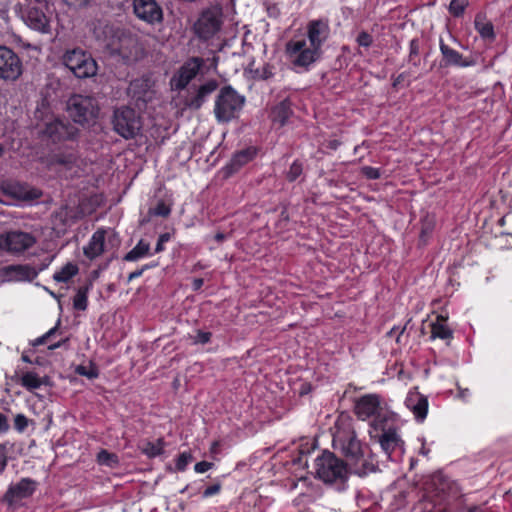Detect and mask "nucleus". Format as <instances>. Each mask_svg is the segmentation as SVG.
<instances>
[{"label": "nucleus", "mask_w": 512, "mask_h": 512, "mask_svg": "<svg viewBox=\"0 0 512 512\" xmlns=\"http://www.w3.org/2000/svg\"><path fill=\"white\" fill-rule=\"evenodd\" d=\"M68 341V338L64 339V340H61V341H58L54 344H51L50 346H48V349L49 350H55L59 347H61L63 344H65L66 342Z\"/></svg>", "instance_id": "nucleus-58"}, {"label": "nucleus", "mask_w": 512, "mask_h": 512, "mask_svg": "<svg viewBox=\"0 0 512 512\" xmlns=\"http://www.w3.org/2000/svg\"><path fill=\"white\" fill-rule=\"evenodd\" d=\"M244 102V96L238 94L231 86H224L215 100L214 113L216 119L219 122H229L236 117Z\"/></svg>", "instance_id": "nucleus-6"}, {"label": "nucleus", "mask_w": 512, "mask_h": 512, "mask_svg": "<svg viewBox=\"0 0 512 512\" xmlns=\"http://www.w3.org/2000/svg\"><path fill=\"white\" fill-rule=\"evenodd\" d=\"M349 472L347 463L331 451L324 450L315 459V477L339 491L345 489Z\"/></svg>", "instance_id": "nucleus-3"}, {"label": "nucleus", "mask_w": 512, "mask_h": 512, "mask_svg": "<svg viewBox=\"0 0 512 512\" xmlns=\"http://www.w3.org/2000/svg\"><path fill=\"white\" fill-rule=\"evenodd\" d=\"M78 273V267L75 264L67 263L60 271L53 275V279L57 282H67Z\"/></svg>", "instance_id": "nucleus-35"}, {"label": "nucleus", "mask_w": 512, "mask_h": 512, "mask_svg": "<svg viewBox=\"0 0 512 512\" xmlns=\"http://www.w3.org/2000/svg\"><path fill=\"white\" fill-rule=\"evenodd\" d=\"M144 273V269L141 267L140 269H137L133 272H131L128 276V282H131L132 280L140 277Z\"/></svg>", "instance_id": "nucleus-55"}, {"label": "nucleus", "mask_w": 512, "mask_h": 512, "mask_svg": "<svg viewBox=\"0 0 512 512\" xmlns=\"http://www.w3.org/2000/svg\"><path fill=\"white\" fill-rule=\"evenodd\" d=\"M330 36V27L328 20H311L307 24V38L309 44L313 47L322 49V45Z\"/></svg>", "instance_id": "nucleus-19"}, {"label": "nucleus", "mask_w": 512, "mask_h": 512, "mask_svg": "<svg viewBox=\"0 0 512 512\" xmlns=\"http://www.w3.org/2000/svg\"><path fill=\"white\" fill-rule=\"evenodd\" d=\"M405 79V73L399 74L393 81V87H397L399 84H401Z\"/></svg>", "instance_id": "nucleus-57"}, {"label": "nucleus", "mask_w": 512, "mask_h": 512, "mask_svg": "<svg viewBox=\"0 0 512 512\" xmlns=\"http://www.w3.org/2000/svg\"><path fill=\"white\" fill-rule=\"evenodd\" d=\"M468 4V0H451L449 4V12L454 17H461Z\"/></svg>", "instance_id": "nucleus-37"}, {"label": "nucleus", "mask_w": 512, "mask_h": 512, "mask_svg": "<svg viewBox=\"0 0 512 512\" xmlns=\"http://www.w3.org/2000/svg\"><path fill=\"white\" fill-rule=\"evenodd\" d=\"M302 173H303V163L298 160H295L291 164L289 170L286 173V179L289 182H294L302 175Z\"/></svg>", "instance_id": "nucleus-38"}, {"label": "nucleus", "mask_w": 512, "mask_h": 512, "mask_svg": "<svg viewBox=\"0 0 512 512\" xmlns=\"http://www.w3.org/2000/svg\"><path fill=\"white\" fill-rule=\"evenodd\" d=\"M356 42L359 46L368 48L372 45L373 38L368 32L361 31L356 38Z\"/></svg>", "instance_id": "nucleus-44"}, {"label": "nucleus", "mask_w": 512, "mask_h": 512, "mask_svg": "<svg viewBox=\"0 0 512 512\" xmlns=\"http://www.w3.org/2000/svg\"><path fill=\"white\" fill-rule=\"evenodd\" d=\"M152 86L153 82L148 76H143L130 82L128 94L135 100L139 108L146 106L153 99L154 91Z\"/></svg>", "instance_id": "nucleus-17"}, {"label": "nucleus", "mask_w": 512, "mask_h": 512, "mask_svg": "<svg viewBox=\"0 0 512 512\" xmlns=\"http://www.w3.org/2000/svg\"><path fill=\"white\" fill-rule=\"evenodd\" d=\"M379 408L380 397L376 394H368L357 400L354 410L360 419L365 420L376 415Z\"/></svg>", "instance_id": "nucleus-21"}, {"label": "nucleus", "mask_w": 512, "mask_h": 512, "mask_svg": "<svg viewBox=\"0 0 512 512\" xmlns=\"http://www.w3.org/2000/svg\"><path fill=\"white\" fill-rule=\"evenodd\" d=\"M23 73V64L16 52L0 45V79L15 81Z\"/></svg>", "instance_id": "nucleus-12"}, {"label": "nucleus", "mask_w": 512, "mask_h": 512, "mask_svg": "<svg viewBox=\"0 0 512 512\" xmlns=\"http://www.w3.org/2000/svg\"><path fill=\"white\" fill-rule=\"evenodd\" d=\"M212 466H213V463H211V462L201 461V462L196 463V465L194 466V470L197 473H204V472L208 471L209 469H211Z\"/></svg>", "instance_id": "nucleus-50"}, {"label": "nucleus", "mask_w": 512, "mask_h": 512, "mask_svg": "<svg viewBox=\"0 0 512 512\" xmlns=\"http://www.w3.org/2000/svg\"><path fill=\"white\" fill-rule=\"evenodd\" d=\"M7 448L5 445L0 444V474L3 473L7 466Z\"/></svg>", "instance_id": "nucleus-49"}, {"label": "nucleus", "mask_w": 512, "mask_h": 512, "mask_svg": "<svg viewBox=\"0 0 512 512\" xmlns=\"http://www.w3.org/2000/svg\"><path fill=\"white\" fill-rule=\"evenodd\" d=\"M9 427L7 416L0 412V434L6 433L9 430Z\"/></svg>", "instance_id": "nucleus-52"}, {"label": "nucleus", "mask_w": 512, "mask_h": 512, "mask_svg": "<svg viewBox=\"0 0 512 512\" xmlns=\"http://www.w3.org/2000/svg\"><path fill=\"white\" fill-rule=\"evenodd\" d=\"M77 156L75 153H57L51 157V163L56 165L64 166L65 168H71L76 164Z\"/></svg>", "instance_id": "nucleus-33"}, {"label": "nucleus", "mask_w": 512, "mask_h": 512, "mask_svg": "<svg viewBox=\"0 0 512 512\" xmlns=\"http://www.w3.org/2000/svg\"><path fill=\"white\" fill-rule=\"evenodd\" d=\"M1 190L5 196L17 201L37 199L40 195L36 190H31L27 185L19 182L3 183Z\"/></svg>", "instance_id": "nucleus-20"}, {"label": "nucleus", "mask_w": 512, "mask_h": 512, "mask_svg": "<svg viewBox=\"0 0 512 512\" xmlns=\"http://www.w3.org/2000/svg\"><path fill=\"white\" fill-rule=\"evenodd\" d=\"M256 156V149L253 147H249L243 149L241 151L236 152L231 158L230 162L227 164L226 169L228 174H233L237 172L241 167L246 165L248 162L253 160Z\"/></svg>", "instance_id": "nucleus-25"}, {"label": "nucleus", "mask_w": 512, "mask_h": 512, "mask_svg": "<svg viewBox=\"0 0 512 512\" xmlns=\"http://www.w3.org/2000/svg\"><path fill=\"white\" fill-rule=\"evenodd\" d=\"M150 249V244L141 239L133 249L124 255L123 260L127 262L137 261L145 256L151 255Z\"/></svg>", "instance_id": "nucleus-29"}, {"label": "nucleus", "mask_w": 512, "mask_h": 512, "mask_svg": "<svg viewBox=\"0 0 512 512\" xmlns=\"http://www.w3.org/2000/svg\"><path fill=\"white\" fill-rule=\"evenodd\" d=\"M97 460L100 464L107 465L110 467L118 464V457L114 453H110L107 450H101L98 453Z\"/></svg>", "instance_id": "nucleus-39"}, {"label": "nucleus", "mask_w": 512, "mask_h": 512, "mask_svg": "<svg viewBox=\"0 0 512 512\" xmlns=\"http://www.w3.org/2000/svg\"><path fill=\"white\" fill-rule=\"evenodd\" d=\"M105 247V231L97 230L91 237L87 246L83 248L84 255L93 260L104 252Z\"/></svg>", "instance_id": "nucleus-24"}, {"label": "nucleus", "mask_w": 512, "mask_h": 512, "mask_svg": "<svg viewBox=\"0 0 512 512\" xmlns=\"http://www.w3.org/2000/svg\"><path fill=\"white\" fill-rule=\"evenodd\" d=\"M420 41L418 38H413L409 44L408 63L417 68L421 65L420 59Z\"/></svg>", "instance_id": "nucleus-36"}, {"label": "nucleus", "mask_w": 512, "mask_h": 512, "mask_svg": "<svg viewBox=\"0 0 512 512\" xmlns=\"http://www.w3.org/2000/svg\"><path fill=\"white\" fill-rule=\"evenodd\" d=\"M362 174L367 178L371 180L379 179L381 174L380 170L378 168H374L371 166H364L362 167Z\"/></svg>", "instance_id": "nucleus-45"}, {"label": "nucleus", "mask_w": 512, "mask_h": 512, "mask_svg": "<svg viewBox=\"0 0 512 512\" xmlns=\"http://www.w3.org/2000/svg\"><path fill=\"white\" fill-rule=\"evenodd\" d=\"M273 76V73L269 67H264L262 72L263 79H269Z\"/></svg>", "instance_id": "nucleus-59"}, {"label": "nucleus", "mask_w": 512, "mask_h": 512, "mask_svg": "<svg viewBox=\"0 0 512 512\" xmlns=\"http://www.w3.org/2000/svg\"><path fill=\"white\" fill-rule=\"evenodd\" d=\"M220 490H221V483L220 482H216L213 485L208 486L203 491V497L207 498V497L213 496V495L219 493Z\"/></svg>", "instance_id": "nucleus-48"}, {"label": "nucleus", "mask_w": 512, "mask_h": 512, "mask_svg": "<svg viewBox=\"0 0 512 512\" xmlns=\"http://www.w3.org/2000/svg\"><path fill=\"white\" fill-rule=\"evenodd\" d=\"M66 111L75 124L89 127L96 122L99 106L97 100L91 96L74 94L67 101Z\"/></svg>", "instance_id": "nucleus-4"}, {"label": "nucleus", "mask_w": 512, "mask_h": 512, "mask_svg": "<svg viewBox=\"0 0 512 512\" xmlns=\"http://www.w3.org/2000/svg\"><path fill=\"white\" fill-rule=\"evenodd\" d=\"M92 287V282L89 281L84 286L78 288L76 295L73 299V307L76 310L84 311L88 305V292Z\"/></svg>", "instance_id": "nucleus-31"}, {"label": "nucleus", "mask_w": 512, "mask_h": 512, "mask_svg": "<svg viewBox=\"0 0 512 512\" xmlns=\"http://www.w3.org/2000/svg\"><path fill=\"white\" fill-rule=\"evenodd\" d=\"M171 236H170V233H163L159 236L158 240H157V243H156V246H155V249H154V253H160L162 252L165 248H164V244L166 242H168L170 240Z\"/></svg>", "instance_id": "nucleus-47"}, {"label": "nucleus", "mask_w": 512, "mask_h": 512, "mask_svg": "<svg viewBox=\"0 0 512 512\" xmlns=\"http://www.w3.org/2000/svg\"><path fill=\"white\" fill-rule=\"evenodd\" d=\"M432 228L430 225H424L421 230V238L425 237L431 232Z\"/></svg>", "instance_id": "nucleus-62"}, {"label": "nucleus", "mask_w": 512, "mask_h": 512, "mask_svg": "<svg viewBox=\"0 0 512 512\" xmlns=\"http://www.w3.org/2000/svg\"><path fill=\"white\" fill-rule=\"evenodd\" d=\"M112 124L114 131L125 139H133L142 128L140 116L128 106H121L114 110Z\"/></svg>", "instance_id": "nucleus-8"}, {"label": "nucleus", "mask_w": 512, "mask_h": 512, "mask_svg": "<svg viewBox=\"0 0 512 512\" xmlns=\"http://www.w3.org/2000/svg\"><path fill=\"white\" fill-rule=\"evenodd\" d=\"M192 459L193 456L190 452L181 453L176 460V470L181 472L184 471Z\"/></svg>", "instance_id": "nucleus-41"}, {"label": "nucleus", "mask_w": 512, "mask_h": 512, "mask_svg": "<svg viewBox=\"0 0 512 512\" xmlns=\"http://www.w3.org/2000/svg\"><path fill=\"white\" fill-rule=\"evenodd\" d=\"M61 61L79 79L95 76L98 70L96 60L91 53L79 47L67 49L62 55Z\"/></svg>", "instance_id": "nucleus-5"}, {"label": "nucleus", "mask_w": 512, "mask_h": 512, "mask_svg": "<svg viewBox=\"0 0 512 512\" xmlns=\"http://www.w3.org/2000/svg\"><path fill=\"white\" fill-rule=\"evenodd\" d=\"M134 15L149 25H160L164 21L162 6L157 0H132Z\"/></svg>", "instance_id": "nucleus-13"}, {"label": "nucleus", "mask_w": 512, "mask_h": 512, "mask_svg": "<svg viewBox=\"0 0 512 512\" xmlns=\"http://www.w3.org/2000/svg\"><path fill=\"white\" fill-rule=\"evenodd\" d=\"M75 373L80 376H85L88 379H95L99 376V371L97 367L91 365L90 367H86L83 365H78L75 368Z\"/></svg>", "instance_id": "nucleus-40"}, {"label": "nucleus", "mask_w": 512, "mask_h": 512, "mask_svg": "<svg viewBox=\"0 0 512 512\" xmlns=\"http://www.w3.org/2000/svg\"><path fill=\"white\" fill-rule=\"evenodd\" d=\"M202 59L192 58L187 61L178 71V74L171 79L172 85L177 90L188 88V84L197 76L202 66Z\"/></svg>", "instance_id": "nucleus-18"}, {"label": "nucleus", "mask_w": 512, "mask_h": 512, "mask_svg": "<svg viewBox=\"0 0 512 512\" xmlns=\"http://www.w3.org/2000/svg\"><path fill=\"white\" fill-rule=\"evenodd\" d=\"M291 102L289 99H284L271 111V119L274 124H278L279 127H283L288 119L292 116L293 110L291 108Z\"/></svg>", "instance_id": "nucleus-27"}, {"label": "nucleus", "mask_w": 512, "mask_h": 512, "mask_svg": "<svg viewBox=\"0 0 512 512\" xmlns=\"http://www.w3.org/2000/svg\"><path fill=\"white\" fill-rule=\"evenodd\" d=\"M34 118L39 134L53 143L75 140L79 136V129L74 124L55 117L46 100H42L37 106Z\"/></svg>", "instance_id": "nucleus-2"}, {"label": "nucleus", "mask_w": 512, "mask_h": 512, "mask_svg": "<svg viewBox=\"0 0 512 512\" xmlns=\"http://www.w3.org/2000/svg\"><path fill=\"white\" fill-rule=\"evenodd\" d=\"M212 334L210 332H205L202 330H198L196 336L194 337L195 344H207L211 340Z\"/></svg>", "instance_id": "nucleus-46"}, {"label": "nucleus", "mask_w": 512, "mask_h": 512, "mask_svg": "<svg viewBox=\"0 0 512 512\" xmlns=\"http://www.w3.org/2000/svg\"><path fill=\"white\" fill-rule=\"evenodd\" d=\"M223 24V10L221 5H211L203 9L194 23L195 35L202 40L211 39L221 30Z\"/></svg>", "instance_id": "nucleus-7"}, {"label": "nucleus", "mask_w": 512, "mask_h": 512, "mask_svg": "<svg viewBox=\"0 0 512 512\" xmlns=\"http://www.w3.org/2000/svg\"><path fill=\"white\" fill-rule=\"evenodd\" d=\"M150 213L156 216L168 217L171 213V209L164 201H159L156 207L150 210Z\"/></svg>", "instance_id": "nucleus-42"}, {"label": "nucleus", "mask_w": 512, "mask_h": 512, "mask_svg": "<svg viewBox=\"0 0 512 512\" xmlns=\"http://www.w3.org/2000/svg\"><path fill=\"white\" fill-rule=\"evenodd\" d=\"M24 22L33 30L45 33L49 30V19L39 7H29L22 16Z\"/></svg>", "instance_id": "nucleus-22"}, {"label": "nucleus", "mask_w": 512, "mask_h": 512, "mask_svg": "<svg viewBox=\"0 0 512 512\" xmlns=\"http://www.w3.org/2000/svg\"><path fill=\"white\" fill-rule=\"evenodd\" d=\"M68 6L83 8L89 4L90 0H63Z\"/></svg>", "instance_id": "nucleus-51"}, {"label": "nucleus", "mask_w": 512, "mask_h": 512, "mask_svg": "<svg viewBox=\"0 0 512 512\" xmlns=\"http://www.w3.org/2000/svg\"><path fill=\"white\" fill-rule=\"evenodd\" d=\"M164 446V440L159 438L156 442L144 441L140 444L139 448L148 458H154L163 453Z\"/></svg>", "instance_id": "nucleus-30"}, {"label": "nucleus", "mask_w": 512, "mask_h": 512, "mask_svg": "<svg viewBox=\"0 0 512 512\" xmlns=\"http://www.w3.org/2000/svg\"><path fill=\"white\" fill-rule=\"evenodd\" d=\"M20 384L29 391L41 387L40 377L33 371L24 373L20 378Z\"/></svg>", "instance_id": "nucleus-34"}, {"label": "nucleus", "mask_w": 512, "mask_h": 512, "mask_svg": "<svg viewBox=\"0 0 512 512\" xmlns=\"http://www.w3.org/2000/svg\"><path fill=\"white\" fill-rule=\"evenodd\" d=\"M474 26H475L476 31L480 34V36L483 39H486L489 41H494V39H495L494 26L491 21H488L486 19L485 14L478 13L475 16Z\"/></svg>", "instance_id": "nucleus-28"}, {"label": "nucleus", "mask_w": 512, "mask_h": 512, "mask_svg": "<svg viewBox=\"0 0 512 512\" xmlns=\"http://www.w3.org/2000/svg\"><path fill=\"white\" fill-rule=\"evenodd\" d=\"M439 49L442 56L440 65L441 67H460L466 68L476 64V61L471 56H464L456 48L445 43L441 38L439 41Z\"/></svg>", "instance_id": "nucleus-16"}, {"label": "nucleus", "mask_w": 512, "mask_h": 512, "mask_svg": "<svg viewBox=\"0 0 512 512\" xmlns=\"http://www.w3.org/2000/svg\"><path fill=\"white\" fill-rule=\"evenodd\" d=\"M406 406L414 413L418 421H423L428 412V400L427 398L418 393H409L405 400Z\"/></svg>", "instance_id": "nucleus-23"}, {"label": "nucleus", "mask_w": 512, "mask_h": 512, "mask_svg": "<svg viewBox=\"0 0 512 512\" xmlns=\"http://www.w3.org/2000/svg\"><path fill=\"white\" fill-rule=\"evenodd\" d=\"M375 428H380L382 433L377 436V441L388 460L398 461L403 453L404 442L397 434L396 429H385L383 421L379 417L375 420Z\"/></svg>", "instance_id": "nucleus-10"}, {"label": "nucleus", "mask_w": 512, "mask_h": 512, "mask_svg": "<svg viewBox=\"0 0 512 512\" xmlns=\"http://www.w3.org/2000/svg\"><path fill=\"white\" fill-rule=\"evenodd\" d=\"M286 52L295 67L308 70L309 67L321 59L322 49L307 45L305 40L289 41L286 44Z\"/></svg>", "instance_id": "nucleus-9"}, {"label": "nucleus", "mask_w": 512, "mask_h": 512, "mask_svg": "<svg viewBox=\"0 0 512 512\" xmlns=\"http://www.w3.org/2000/svg\"><path fill=\"white\" fill-rule=\"evenodd\" d=\"M28 418L24 414H17L14 418V428L18 432H23L28 426Z\"/></svg>", "instance_id": "nucleus-43"}, {"label": "nucleus", "mask_w": 512, "mask_h": 512, "mask_svg": "<svg viewBox=\"0 0 512 512\" xmlns=\"http://www.w3.org/2000/svg\"><path fill=\"white\" fill-rule=\"evenodd\" d=\"M218 87L219 83L215 79H209L200 85L192 84L185 90L183 105L190 110H199Z\"/></svg>", "instance_id": "nucleus-11"}, {"label": "nucleus", "mask_w": 512, "mask_h": 512, "mask_svg": "<svg viewBox=\"0 0 512 512\" xmlns=\"http://www.w3.org/2000/svg\"><path fill=\"white\" fill-rule=\"evenodd\" d=\"M157 266H158V262L153 261V262H151L149 264L143 265L142 268L144 269V272H145L146 270L151 269V268H155Z\"/></svg>", "instance_id": "nucleus-63"}, {"label": "nucleus", "mask_w": 512, "mask_h": 512, "mask_svg": "<svg viewBox=\"0 0 512 512\" xmlns=\"http://www.w3.org/2000/svg\"><path fill=\"white\" fill-rule=\"evenodd\" d=\"M60 325V319L57 321V324L51 328L48 332L45 333V336L47 337V339L49 340L53 335H55V333L57 332L58 330V327Z\"/></svg>", "instance_id": "nucleus-56"}, {"label": "nucleus", "mask_w": 512, "mask_h": 512, "mask_svg": "<svg viewBox=\"0 0 512 512\" xmlns=\"http://www.w3.org/2000/svg\"><path fill=\"white\" fill-rule=\"evenodd\" d=\"M36 243L35 237L28 232L19 230L0 234V250L10 253H20Z\"/></svg>", "instance_id": "nucleus-14"}, {"label": "nucleus", "mask_w": 512, "mask_h": 512, "mask_svg": "<svg viewBox=\"0 0 512 512\" xmlns=\"http://www.w3.org/2000/svg\"><path fill=\"white\" fill-rule=\"evenodd\" d=\"M204 281L202 278H196L193 280V288L194 290H198L202 287Z\"/></svg>", "instance_id": "nucleus-60"}, {"label": "nucleus", "mask_w": 512, "mask_h": 512, "mask_svg": "<svg viewBox=\"0 0 512 512\" xmlns=\"http://www.w3.org/2000/svg\"><path fill=\"white\" fill-rule=\"evenodd\" d=\"M51 261H52V258L47 257V258H46V259H44V260H43V262H41L39 265H33V266H34V270H36V271H37V275H38L41 271L45 270V269L50 265Z\"/></svg>", "instance_id": "nucleus-53"}, {"label": "nucleus", "mask_w": 512, "mask_h": 512, "mask_svg": "<svg viewBox=\"0 0 512 512\" xmlns=\"http://www.w3.org/2000/svg\"><path fill=\"white\" fill-rule=\"evenodd\" d=\"M38 487V482L31 478H22L12 483L2 497V501L9 507L15 508L21 501L31 497Z\"/></svg>", "instance_id": "nucleus-15"}, {"label": "nucleus", "mask_w": 512, "mask_h": 512, "mask_svg": "<svg viewBox=\"0 0 512 512\" xmlns=\"http://www.w3.org/2000/svg\"><path fill=\"white\" fill-rule=\"evenodd\" d=\"M21 359L25 363H32V360L30 359V357L26 353L22 354Z\"/></svg>", "instance_id": "nucleus-64"}, {"label": "nucleus", "mask_w": 512, "mask_h": 512, "mask_svg": "<svg viewBox=\"0 0 512 512\" xmlns=\"http://www.w3.org/2000/svg\"><path fill=\"white\" fill-rule=\"evenodd\" d=\"M5 270L7 276L16 281H32L37 277V271L32 265H10Z\"/></svg>", "instance_id": "nucleus-26"}, {"label": "nucleus", "mask_w": 512, "mask_h": 512, "mask_svg": "<svg viewBox=\"0 0 512 512\" xmlns=\"http://www.w3.org/2000/svg\"><path fill=\"white\" fill-rule=\"evenodd\" d=\"M48 341L47 337L44 335H42L41 337H38L36 338L35 340L31 341L30 344L33 346V347H37V346H40V345H43L45 344L46 342Z\"/></svg>", "instance_id": "nucleus-54"}, {"label": "nucleus", "mask_w": 512, "mask_h": 512, "mask_svg": "<svg viewBox=\"0 0 512 512\" xmlns=\"http://www.w3.org/2000/svg\"><path fill=\"white\" fill-rule=\"evenodd\" d=\"M443 316H438L437 321L431 324V337L432 338H440V339H450L452 338L453 332L452 330L444 325L442 322L444 321Z\"/></svg>", "instance_id": "nucleus-32"}, {"label": "nucleus", "mask_w": 512, "mask_h": 512, "mask_svg": "<svg viewBox=\"0 0 512 512\" xmlns=\"http://www.w3.org/2000/svg\"><path fill=\"white\" fill-rule=\"evenodd\" d=\"M214 239L218 243H221V242H223L226 239V234H224L222 232H218V233L215 234Z\"/></svg>", "instance_id": "nucleus-61"}, {"label": "nucleus", "mask_w": 512, "mask_h": 512, "mask_svg": "<svg viewBox=\"0 0 512 512\" xmlns=\"http://www.w3.org/2000/svg\"><path fill=\"white\" fill-rule=\"evenodd\" d=\"M333 446L340 449L345 458L344 462L347 463L351 472L364 476L376 470L375 465L365 458L364 447L355 431L351 429L338 431L333 438Z\"/></svg>", "instance_id": "nucleus-1"}]
</instances>
